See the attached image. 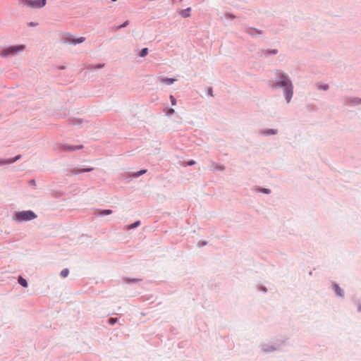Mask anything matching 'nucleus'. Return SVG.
Instances as JSON below:
<instances>
[{"label":"nucleus","mask_w":361,"mask_h":361,"mask_svg":"<svg viewBox=\"0 0 361 361\" xmlns=\"http://www.w3.org/2000/svg\"><path fill=\"white\" fill-rule=\"evenodd\" d=\"M170 100L172 106H175L176 104V99L173 95H170Z\"/></svg>","instance_id":"36"},{"label":"nucleus","mask_w":361,"mask_h":361,"mask_svg":"<svg viewBox=\"0 0 361 361\" xmlns=\"http://www.w3.org/2000/svg\"><path fill=\"white\" fill-rule=\"evenodd\" d=\"M210 163L212 165L211 170H212V171L216 170V171H222L225 169V166L222 164L216 163L213 161H211Z\"/></svg>","instance_id":"12"},{"label":"nucleus","mask_w":361,"mask_h":361,"mask_svg":"<svg viewBox=\"0 0 361 361\" xmlns=\"http://www.w3.org/2000/svg\"><path fill=\"white\" fill-rule=\"evenodd\" d=\"M23 44L13 45L8 47H0V56L3 58L16 56L25 49Z\"/></svg>","instance_id":"3"},{"label":"nucleus","mask_w":361,"mask_h":361,"mask_svg":"<svg viewBox=\"0 0 361 361\" xmlns=\"http://www.w3.org/2000/svg\"><path fill=\"white\" fill-rule=\"evenodd\" d=\"M19 4L33 9L41 8L47 4V0H19Z\"/></svg>","instance_id":"5"},{"label":"nucleus","mask_w":361,"mask_h":361,"mask_svg":"<svg viewBox=\"0 0 361 361\" xmlns=\"http://www.w3.org/2000/svg\"><path fill=\"white\" fill-rule=\"evenodd\" d=\"M104 63H98L97 65L91 64L88 66V69L90 70H94V69H100L103 67H104Z\"/></svg>","instance_id":"18"},{"label":"nucleus","mask_w":361,"mask_h":361,"mask_svg":"<svg viewBox=\"0 0 361 361\" xmlns=\"http://www.w3.org/2000/svg\"><path fill=\"white\" fill-rule=\"evenodd\" d=\"M225 16V18H226V19H229V20H233V19H235V18H236V16H234V15H233V14H232V13H226V14H225V16Z\"/></svg>","instance_id":"32"},{"label":"nucleus","mask_w":361,"mask_h":361,"mask_svg":"<svg viewBox=\"0 0 361 361\" xmlns=\"http://www.w3.org/2000/svg\"><path fill=\"white\" fill-rule=\"evenodd\" d=\"M207 94L209 95V96H211V97H213V90H212V87H209L207 90Z\"/></svg>","instance_id":"37"},{"label":"nucleus","mask_w":361,"mask_h":361,"mask_svg":"<svg viewBox=\"0 0 361 361\" xmlns=\"http://www.w3.org/2000/svg\"><path fill=\"white\" fill-rule=\"evenodd\" d=\"M20 157H21V155L18 154V155L16 156L13 158L8 159V161L7 162H8L9 164H13V163L17 161L18 160H19L20 159Z\"/></svg>","instance_id":"23"},{"label":"nucleus","mask_w":361,"mask_h":361,"mask_svg":"<svg viewBox=\"0 0 361 361\" xmlns=\"http://www.w3.org/2000/svg\"><path fill=\"white\" fill-rule=\"evenodd\" d=\"M329 88V86L327 84L319 85L318 86L319 90H324V91L328 90Z\"/></svg>","instance_id":"28"},{"label":"nucleus","mask_w":361,"mask_h":361,"mask_svg":"<svg viewBox=\"0 0 361 361\" xmlns=\"http://www.w3.org/2000/svg\"><path fill=\"white\" fill-rule=\"evenodd\" d=\"M93 170H94V168H92V167H87V168L81 169L82 173L90 172V171H92Z\"/></svg>","instance_id":"34"},{"label":"nucleus","mask_w":361,"mask_h":361,"mask_svg":"<svg viewBox=\"0 0 361 361\" xmlns=\"http://www.w3.org/2000/svg\"><path fill=\"white\" fill-rule=\"evenodd\" d=\"M245 32L252 37H257L262 34V31L261 30H258L252 27H246Z\"/></svg>","instance_id":"11"},{"label":"nucleus","mask_w":361,"mask_h":361,"mask_svg":"<svg viewBox=\"0 0 361 361\" xmlns=\"http://www.w3.org/2000/svg\"><path fill=\"white\" fill-rule=\"evenodd\" d=\"M190 8H187L186 9L182 10L180 11V15L183 18H188L190 16Z\"/></svg>","instance_id":"20"},{"label":"nucleus","mask_w":361,"mask_h":361,"mask_svg":"<svg viewBox=\"0 0 361 361\" xmlns=\"http://www.w3.org/2000/svg\"><path fill=\"white\" fill-rule=\"evenodd\" d=\"M174 114H175V110H174L173 109H172V108H169V109H168V111H166V115L167 116H169V117H170V116H171L172 115H173Z\"/></svg>","instance_id":"31"},{"label":"nucleus","mask_w":361,"mask_h":361,"mask_svg":"<svg viewBox=\"0 0 361 361\" xmlns=\"http://www.w3.org/2000/svg\"><path fill=\"white\" fill-rule=\"evenodd\" d=\"M36 25H37V23H35V22H30L29 23V26H30V27H34V26H36Z\"/></svg>","instance_id":"42"},{"label":"nucleus","mask_w":361,"mask_h":361,"mask_svg":"<svg viewBox=\"0 0 361 361\" xmlns=\"http://www.w3.org/2000/svg\"><path fill=\"white\" fill-rule=\"evenodd\" d=\"M269 52L270 55H276L278 54L279 51L276 49H269Z\"/></svg>","instance_id":"35"},{"label":"nucleus","mask_w":361,"mask_h":361,"mask_svg":"<svg viewBox=\"0 0 361 361\" xmlns=\"http://www.w3.org/2000/svg\"><path fill=\"white\" fill-rule=\"evenodd\" d=\"M279 133L278 129L275 128H264L259 131V134L262 136L267 137L271 135H276Z\"/></svg>","instance_id":"10"},{"label":"nucleus","mask_w":361,"mask_h":361,"mask_svg":"<svg viewBox=\"0 0 361 361\" xmlns=\"http://www.w3.org/2000/svg\"><path fill=\"white\" fill-rule=\"evenodd\" d=\"M60 70H63L66 68V67L64 66H61L59 68Z\"/></svg>","instance_id":"44"},{"label":"nucleus","mask_w":361,"mask_h":361,"mask_svg":"<svg viewBox=\"0 0 361 361\" xmlns=\"http://www.w3.org/2000/svg\"><path fill=\"white\" fill-rule=\"evenodd\" d=\"M286 338H276L269 343H262L260 345L261 350L264 353H270L279 351L286 345Z\"/></svg>","instance_id":"2"},{"label":"nucleus","mask_w":361,"mask_h":361,"mask_svg":"<svg viewBox=\"0 0 361 361\" xmlns=\"http://www.w3.org/2000/svg\"><path fill=\"white\" fill-rule=\"evenodd\" d=\"M259 290L260 291L264 292V293H267V287H265V286H261V287L259 288Z\"/></svg>","instance_id":"40"},{"label":"nucleus","mask_w":361,"mask_h":361,"mask_svg":"<svg viewBox=\"0 0 361 361\" xmlns=\"http://www.w3.org/2000/svg\"><path fill=\"white\" fill-rule=\"evenodd\" d=\"M83 148V145H61L59 150L61 152H73Z\"/></svg>","instance_id":"8"},{"label":"nucleus","mask_w":361,"mask_h":361,"mask_svg":"<svg viewBox=\"0 0 361 361\" xmlns=\"http://www.w3.org/2000/svg\"><path fill=\"white\" fill-rule=\"evenodd\" d=\"M257 54L258 57H264V58H267L269 56H270L269 49H259L257 52Z\"/></svg>","instance_id":"13"},{"label":"nucleus","mask_w":361,"mask_h":361,"mask_svg":"<svg viewBox=\"0 0 361 361\" xmlns=\"http://www.w3.org/2000/svg\"><path fill=\"white\" fill-rule=\"evenodd\" d=\"M274 75L271 87L273 90H281L286 104H289L294 94V86L291 78L288 73L281 69H276Z\"/></svg>","instance_id":"1"},{"label":"nucleus","mask_w":361,"mask_h":361,"mask_svg":"<svg viewBox=\"0 0 361 361\" xmlns=\"http://www.w3.org/2000/svg\"><path fill=\"white\" fill-rule=\"evenodd\" d=\"M81 173V169L74 168L71 171V175H77Z\"/></svg>","instance_id":"27"},{"label":"nucleus","mask_w":361,"mask_h":361,"mask_svg":"<svg viewBox=\"0 0 361 361\" xmlns=\"http://www.w3.org/2000/svg\"><path fill=\"white\" fill-rule=\"evenodd\" d=\"M29 185H36V181L35 179H31L29 180Z\"/></svg>","instance_id":"41"},{"label":"nucleus","mask_w":361,"mask_h":361,"mask_svg":"<svg viewBox=\"0 0 361 361\" xmlns=\"http://www.w3.org/2000/svg\"><path fill=\"white\" fill-rule=\"evenodd\" d=\"M37 214L32 210L16 212L13 219L17 222L30 221L37 218Z\"/></svg>","instance_id":"4"},{"label":"nucleus","mask_w":361,"mask_h":361,"mask_svg":"<svg viewBox=\"0 0 361 361\" xmlns=\"http://www.w3.org/2000/svg\"><path fill=\"white\" fill-rule=\"evenodd\" d=\"M18 282L20 286H22L24 288H27L28 286L27 280L20 276H18Z\"/></svg>","instance_id":"16"},{"label":"nucleus","mask_w":361,"mask_h":361,"mask_svg":"<svg viewBox=\"0 0 361 361\" xmlns=\"http://www.w3.org/2000/svg\"><path fill=\"white\" fill-rule=\"evenodd\" d=\"M148 54V49L147 48H143L141 49L139 56L140 57H145Z\"/></svg>","instance_id":"26"},{"label":"nucleus","mask_w":361,"mask_h":361,"mask_svg":"<svg viewBox=\"0 0 361 361\" xmlns=\"http://www.w3.org/2000/svg\"><path fill=\"white\" fill-rule=\"evenodd\" d=\"M68 274H69V270H68V269L66 268V269H63L61 270L60 275L61 277L65 278V277L68 276Z\"/></svg>","instance_id":"25"},{"label":"nucleus","mask_w":361,"mask_h":361,"mask_svg":"<svg viewBox=\"0 0 361 361\" xmlns=\"http://www.w3.org/2000/svg\"><path fill=\"white\" fill-rule=\"evenodd\" d=\"M344 105L348 107L357 106L361 105V98L347 97L344 99Z\"/></svg>","instance_id":"7"},{"label":"nucleus","mask_w":361,"mask_h":361,"mask_svg":"<svg viewBox=\"0 0 361 361\" xmlns=\"http://www.w3.org/2000/svg\"><path fill=\"white\" fill-rule=\"evenodd\" d=\"M195 164V161L194 160H189L188 161H187L186 163V166H192Z\"/></svg>","instance_id":"39"},{"label":"nucleus","mask_w":361,"mask_h":361,"mask_svg":"<svg viewBox=\"0 0 361 361\" xmlns=\"http://www.w3.org/2000/svg\"><path fill=\"white\" fill-rule=\"evenodd\" d=\"M140 225V221H136L134 223L128 225L127 226V229L128 230L133 229V228H135L138 227Z\"/></svg>","instance_id":"21"},{"label":"nucleus","mask_w":361,"mask_h":361,"mask_svg":"<svg viewBox=\"0 0 361 361\" xmlns=\"http://www.w3.org/2000/svg\"><path fill=\"white\" fill-rule=\"evenodd\" d=\"M176 80L175 78H164L162 79V82L168 85H172Z\"/></svg>","instance_id":"19"},{"label":"nucleus","mask_w":361,"mask_h":361,"mask_svg":"<svg viewBox=\"0 0 361 361\" xmlns=\"http://www.w3.org/2000/svg\"><path fill=\"white\" fill-rule=\"evenodd\" d=\"M128 25H129V20H126L123 23H122L121 25H118L116 27V30L124 28V27H127Z\"/></svg>","instance_id":"30"},{"label":"nucleus","mask_w":361,"mask_h":361,"mask_svg":"<svg viewBox=\"0 0 361 361\" xmlns=\"http://www.w3.org/2000/svg\"><path fill=\"white\" fill-rule=\"evenodd\" d=\"M207 244V241H205V240H200V241L197 242V245L199 247H202L203 246H205Z\"/></svg>","instance_id":"33"},{"label":"nucleus","mask_w":361,"mask_h":361,"mask_svg":"<svg viewBox=\"0 0 361 361\" xmlns=\"http://www.w3.org/2000/svg\"><path fill=\"white\" fill-rule=\"evenodd\" d=\"M147 172V169H141L139 171L133 173V176L134 178H138Z\"/></svg>","instance_id":"22"},{"label":"nucleus","mask_w":361,"mask_h":361,"mask_svg":"<svg viewBox=\"0 0 361 361\" xmlns=\"http://www.w3.org/2000/svg\"><path fill=\"white\" fill-rule=\"evenodd\" d=\"M7 161H8V159L0 160V166L5 165V164H9V163Z\"/></svg>","instance_id":"38"},{"label":"nucleus","mask_w":361,"mask_h":361,"mask_svg":"<svg viewBox=\"0 0 361 361\" xmlns=\"http://www.w3.org/2000/svg\"><path fill=\"white\" fill-rule=\"evenodd\" d=\"M83 123L82 119L80 118H72L69 120V123L73 126H80Z\"/></svg>","instance_id":"15"},{"label":"nucleus","mask_w":361,"mask_h":361,"mask_svg":"<svg viewBox=\"0 0 361 361\" xmlns=\"http://www.w3.org/2000/svg\"><path fill=\"white\" fill-rule=\"evenodd\" d=\"M98 211L99 216L110 215L113 213V211L111 209H99Z\"/></svg>","instance_id":"17"},{"label":"nucleus","mask_w":361,"mask_h":361,"mask_svg":"<svg viewBox=\"0 0 361 361\" xmlns=\"http://www.w3.org/2000/svg\"><path fill=\"white\" fill-rule=\"evenodd\" d=\"M118 322V318L111 317L108 319V322L110 325H114Z\"/></svg>","instance_id":"29"},{"label":"nucleus","mask_w":361,"mask_h":361,"mask_svg":"<svg viewBox=\"0 0 361 361\" xmlns=\"http://www.w3.org/2000/svg\"><path fill=\"white\" fill-rule=\"evenodd\" d=\"M357 310L361 312V304H359L357 307Z\"/></svg>","instance_id":"43"},{"label":"nucleus","mask_w":361,"mask_h":361,"mask_svg":"<svg viewBox=\"0 0 361 361\" xmlns=\"http://www.w3.org/2000/svg\"><path fill=\"white\" fill-rule=\"evenodd\" d=\"M85 40V38L83 37L75 38L74 36L71 35H66L62 39L63 43L71 44L73 45L82 43Z\"/></svg>","instance_id":"6"},{"label":"nucleus","mask_w":361,"mask_h":361,"mask_svg":"<svg viewBox=\"0 0 361 361\" xmlns=\"http://www.w3.org/2000/svg\"><path fill=\"white\" fill-rule=\"evenodd\" d=\"M331 289L334 290L336 296L339 297L341 298H344V290L340 287L338 283L333 282L331 284Z\"/></svg>","instance_id":"9"},{"label":"nucleus","mask_w":361,"mask_h":361,"mask_svg":"<svg viewBox=\"0 0 361 361\" xmlns=\"http://www.w3.org/2000/svg\"><path fill=\"white\" fill-rule=\"evenodd\" d=\"M139 281H140V280L138 279H129V278H125L124 279V282L126 283H135V282H137Z\"/></svg>","instance_id":"24"},{"label":"nucleus","mask_w":361,"mask_h":361,"mask_svg":"<svg viewBox=\"0 0 361 361\" xmlns=\"http://www.w3.org/2000/svg\"><path fill=\"white\" fill-rule=\"evenodd\" d=\"M255 191L257 192H262V193H264V194H266V195H269L271 193V190L269 189V188H261V187H257V188L255 189Z\"/></svg>","instance_id":"14"}]
</instances>
